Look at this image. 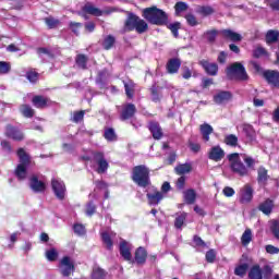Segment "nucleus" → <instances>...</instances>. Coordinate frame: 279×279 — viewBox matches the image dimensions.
Returning <instances> with one entry per match:
<instances>
[{
  "label": "nucleus",
  "mask_w": 279,
  "mask_h": 279,
  "mask_svg": "<svg viewBox=\"0 0 279 279\" xmlns=\"http://www.w3.org/2000/svg\"><path fill=\"white\" fill-rule=\"evenodd\" d=\"M104 276H106V272L101 268H95L92 274L93 279H104Z\"/></svg>",
  "instance_id": "6e6d98bb"
},
{
  "label": "nucleus",
  "mask_w": 279,
  "mask_h": 279,
  "mask_svg": "<svg viewBox=\"0 0 279 279\" xmlns=\"http://www.w3.org/2000/svg\"><path fill=\"white\" fill-rule=\"evenodd\" d=\"M17 156L20 158V165L15 169V175L19 180H25L27 178V166L29 165V155L25 153V149L20 148L17 150Z\"/></svg>",
  "instance_id": "20e7f679"
},
{
  "label": "nucleus",
  "mask_w": 279,
  "mask_h": 279,
  "mask_svg": "<svg viewBox=\"0 0 279 279\" xmlns=\"http://www.w3.org/2000/svg\"><path fill=\"white\" fill-rule=\"evenodd\" d=\"M183 197L186 204H195V199H197V193H195V190H187L183 192Z\"/></svg>",
  "instance_id": "7c9ffc66"
},
{
  "label": "nucleus",
  "mask_w": 279,
  "mask_h": 279,
  "mask_svg": "<svg viewBox=\"0 0 279 279\" xmlns=\"http://www.w3.org/2000/svg\"><path fill=\"white\" fill-rule=\"evenodd\" d=\"M196 12L202 16H210V14L215 13V9L210 5H201L196 8Z\"/></svg>",
  "instance_id": "72a5a7b5"
},
{
  "label": "nucleus",
  "mask_w": 279,
  "mask_h": 279,
  "mask_svg": "<svg viewBox=\"0 0 279 279\" xmlns=\"http://www.w3.org/2000/svg\"><path fill=\"white\" fill-rule=\"evenodd\" d=\"M59 271L64 278L71 276V257L64 256L59 263Z\"/></svg>",
  "instance_id": "9b49d317"
},
{
  "label": "nucleus",
  "mask_w": 279,
  "mask_h": 279,
  "mask_svg": "<svg viewBox=\"0 0 279 279\" xmlns=\"http://www.w3.org/2000/svg\"><path fill=\"white\" fill-rule=\"evenodd\" d=\"M250 279H263V271L260 270V266L258 264L254 265L250 272H248Z\"/></svg>",
  "instance_id": "cd10ccee"
},
{
  "label": "nucleus",
  "mask_w": 279,
  "mask_h": 279,
  "mask_svg": "<svg viewBox=\"0 0 279 279\" xmlns=\"http://www.w3.org/2000/svg\"><path fill=\"white\" fill-rule=\"evenodd\" d=\"M162 197L165 196L157 190H154V193H147L148 204H150V206H158Z\"/></svg>",
  "instance_id": "4be33fe9"
},
{
  "label": "nucleus",
  "mask_w": 279,
  "mask_h": 279,
  "mask_svg": "<svg viewBox=\"0 0 279 279\" xmlns=\"http://www.w3.org/2000/svg\"><path fill=\"white\" fill-rule=\"evenodd\" d=\"M227 76L229 80H247V72H245V68L243 64L236 62L227 69Z\"/></svg>",
  "instance_id": "39448f33"
},
{
  "label": "nucleus",
  "mask_w": 279,
  "mask_h": 279,
  "mask_svg": "<svg viewBox=\"0 0 279 279\" xmlns=\"http://www.w3.org/2000/svg\"><path fill=\"white\" fill-rule=\"evenodd\" d=\"M119 250L120 256H122L124 260H126L128 263H134V260H132V244L126 241H122L120 242Z\"/></svg>",
  "instance_id": "1a4fd4ad"
},
{
  "label": "nucleus",
  "mask_w": 279,
  "mask_h": 279,
  "mask_svg": "<svg viewBox=\"0 0 279 279\" xmlns=\"http://www.w3.org/2000/svg\"><path fill=\"white\" fill-rule=\"evenodd\" d=\"M26 77H27V80L28 81H31L33 84L35 83V82H38V73H36V72H27L26 73Z\"/></svg>",
  "instance_id": "338daca9"
},
{
  "label": "nucleus",
  "mask_w": 279,
  "mask_h": 279,
  "mask_svg": "<svg viewBox=\"0 0 279 279\" xmlns=\"http://www.w3.org/2000/svg\"><path fill=\"white\" fill-rule=\"evenodd\" d=\"M101 241L104 245L107 247V250L112 251V247L114 246V243L112 242V239L117 236V233L112 231H102L100 233Z\"/></svg>",
  "instance_id": "ddd939ff"
},
{
  "label": "nucleus",
  "mask_w": 279,
  "mask_h": 279,
  "mask_svg": "<svg viewBox=\"0 0 279 279\" xmlns=\"http://www.w3.org/2000/svg\"><path fill=\"white\" fill-rule=\"evenodd\" d=\"M145 260H147V251L143 247H138L135 252V263H137V265H145Z\"/></svg>",
  "instance_id": "a878e982"
},
{
  "label": "nucleus",
  "mask_w": 279,
  "mask_h": 279,
  "mask_svg": "<svg viewBox=\"0 0 279 279\" xmlns=\"http://www.w3.org/2000/svg\"><path fill=\"white\" fill-rule=\"evenodd\" d=\"M192 169L191 163H182L175 167V172L178 175H184L185 173H191Z\"/></svg>",
  "instance_id": "f704fd0d"
},
{
  "label": "nucleus",
  "mask_w": 279,
  "mask_h": 279,
  "mask_svg": "<svg viewBox=\"0 0 279 279\" xmlns=\"http://www.w3.org/2000/svg\"><path fill=\"white\" fill-rule=\"evenodd\" d=\"M83 12H86V14H92V16H104V14H110V12L100 10L92 3H86L83 7Z\"/></svg>",
  "instance_id": "2eb2a0df"
},
{
  "label": "nucleus",
  "mask_w": 279,
  "mask_h": 279,
  "mask_svg": "<svg viewBox=\"0 0 279 279\" xmlns=\"http://www.w3.org/2000/svg\"><path fill=\"white\" fill-rule=\"evenodd\" d=\"M143 16L153 25H167V22L169 21L167 13L157 7L144 9Z\"/></svg>",
  "instance_id": "f257e3e1"
},
{
  "label": "nucleus",
  "mask_w": 279,
  "mask_h": 279,
  "mask_svg": "<svg viewBox=\"0 0 279 279\" xmlns=\"http://www.w3.org/2000/svg\"><path fill=\"white\" fill-rule=\"evenodd\" d=\"M274 208V202L271 199H266L264 203L259 205V210L264 213V215H269Z\"/></svg>",
  "instance_id": "473e14b6"
},
{
  "label": "nucleus",
  "mask_w": 279,
  "mask_h": 279,
  "mask_svg": "<svg viewBox=\"0 0 279 279\" xmlns=\"http://www.w3.org/2000/svg\"><path fill=\"white\" fill-rule=\"evenodd\" d=\"M265 250H266L267 254H271V255L279 254V248L271 244L266 245Z\"/></svg>",
  "instance_id": "69168bd1"
},
{
  "label": "nucleus",
  "mask_w": 279,
  "mask_h": 279,
  "mask_svg": "<svg viewBox=\"0 0 279 279\" xmlns=\"http://www.w3.org/2000/svg\"><path fill=\"white\" fill-rule=\"evenodd\" d=\"M46 258L50 263L58 260V250L50 248V250L46 251Z\"/></svg>",
  "instance_id": "c03bdc74"
},
{
  "label": "nucleus",
  "mask_w": 279,
  "mask_h": 279,
  "mask_svg": "<svg viewBox=\"0 0 279 279\" xmlns=\"http://www.w3.org/2000/svg\"><path fill=\"white\" fill-rule=\"evenodd\" d=\"M265 78L267 80L268 84L275 86V88H279V72L278 71H266L264 73Z\"/></svg>",
  "instance_id": "a211bd4d"
},
{
  "label": "nucleus",
  "mask_w": 279,
  "mask_h": 279,
  "mask_svg": "<svg viewBox=\"0 0 279 279\" xmlns=\"http://www.w3.org/2000/svg\"><path fill=\"white\" fill-rule=\"evenodd\" d=\"M148 130L153 134V138L160 141L162 138V128L156 121L149 122Z\"/></svg>",
  "instance_id": "dca6fc26"
},
{
  "label": "nucleus",
  "mask_w": 279,
  "mask_h": 279,
  "mask_svg": "<svg viewBox=\"0 0 279 279\" xmlns=\"http://www.w3.org/2000/svg\"><path fill=\"white\" fill-rule=\"evenodd\" d=\"M168 28L173 34L174 38H178V29H180V23H173L168 25Z\"/></svg>",
  "instance_id": "bf43d9fd"
},
{
  "label": "nucleus",
  "mask_w": 279,
  "mask_h": 279,
  "mask_svg": "<svg viewBox=\"0 0 279 279\" xmlns=\"http://www.w3.org/2000/svg\"><path fill=\"white\" fill-rule=\"evenodd\" d=\"M254 58H263V56H267V50L265 48L257 46L253 51Z\"/></svg>",
  "instance_id": "864d4df0"
},
{
  "label": "nucleus",
  "mask_w": 279,
  "mask_h": 279,
  "mask_svg": "<svg viewBox=\"0 0 279 279\" xmlns=\"http://www.w3.org/2000/svg\"><path fill=\"white\" fill-rule=\"evenodd\" d=\"M240 156H242L243 161L246 165L245 167H247V169H254V167L256 166V159L245 154H240Z\"/></svg>",
  "instance_id": "58836bf2"
},
{
  "label": "nucleus",
  "mask_w": 279,
  "mask_h": 279,
  "mask_svg": "<svg viewBox=\"0 0 279 279\" xmlns=\"http://www.w3.org/2000/svg\"><path fill=\"white\" fill-rule=\"evenodd\" d=\"M45 23L49 29H56V27L60 25V21L54 17H46Z\"/></svg>",
  "instance_id": "de8ad7c7"
},
{
  "label": "nucleus",
  "mask_w": 279,
  "mask_h": 279,
  "mask_svg": "<svg viewBox=\"0 0 279 279\" xmlns=\"http://www.w3.org/2000/svg\"><path fill=\"white\" fill-rule=\"evenodd\" d=\"M220 34L223 38H227V40H231L232 43H241V40H243V36L232 29H223Z\"/></svg>",
  "instance_id": "f3484780"
},
{
  "label": "nucleus",
  "mask_w": 279,
  "mask_h": 279,
  "mask_svg": "<svg viewBox=\"0 0 279 279\" xmlns=\"http://www.w3.org/2000/svg\"><path fill=\"white\" fill-rule=\"evenodd\" d=\"M270 226V230L275 236V239L279 240V220H272Z\"/></svg>",
  "instance_id": "3c124183"
},
{
  "label": "nucleus",
  "mask_w": 279,
  "mask_h": 279,
  "mask_svg": "<svg viewBox=\"0 0 279 279\" xmlns=\"http://www.w3.org/2000/svg\"><path fill=\"white\" fill-rule=\"evenodd\" d=\"M147 22L145 20H137V24L135 25L137 34H145V32H147Z\"/></svg>",
  "instance_id": "a19ab883"
},
{
  "label": "nucleus",
  "mask_w": 279,
  "mask_h": 279,
  "mask_svg": "<svg viewBox=\"0 0 279 279\" xmlns=\"http://www.w3.org/2000/svg\"><path fill=\"white\" fill-rule=\"evenodd\" d=\"M76 64L80 69H86V56L78 54L76 57Z\"/></svg>",
  "instance_id": "4d7b16f0"
},
{
  "label": "nucleus",
  "mask_w": 279,
  "mask_h": 279,
  "mask_svg": "<svg viewBox=\"0 0 279 279\" xmlns=\"http://www.w3.org/2000/svg\"><path fill=\"white\" fill-rule=\"evenodd\" d=\"M137 23H138V16L130 13L124 24V32L134 31L136 28Z\"/></svg>",
  "instance_id": "412c9836"
},
{
  "label": "nucleus",
  "mask_w": 279,
  "mask_h": 279,
  "mask_svg": "<svg viewBox=\"0 0 279 279\" xmlns=\"http://www.w3.org/2000/svg\"><path fill=\"white\" fill-rule=\"evenodd\" d=\"M229 161V168L232 173L240 175V178H245L250 175V169L241 160V154L232 153L227 156Z\"/></svg>",
  "instance_id": "f03ea898"
},
{
  "label": "nucleus",
  "mask_w": 279,
  "mask_h": 279,
  "mask_svg": "<svg viewBox=\"0 0 279 279\" xmlns=\"http://www.w3.org/2000/svg\"><path fill=\"white\" fill-rule=\"evenodd\" d=\"M182 77L183 80H191V77H193V72H191V69L186 66L183 68Z\"/></svg>",
  "instance_id": "774afa93"
},
{
  "label": "nucleus",
  "mask_w": 279,
  "mask_h": 279,
  "mask_svg": "<svg viewBox=\"0 0 279 279\" xmlns=\"http://www.w3.org/2000/svg\"><path fill=\"white\" fill-rule=\"evenodd\" d=\"M12 69V65L5 61H0V74L1 75H7Z\"/></svg>",
  "instance_id": "603ef678"
},
{
  "label": "nucleus",
  "mask_w": 279,
  "mask_h": 279,
  "mask_svg": "<svg viewBox=\"0 0 279 279\" xmlns=\"http://www.w3.org/2000/svg\"><path fill=\"white\" fill-rule=\"evenodd\" d=\"M84 114H86V111H84V110L75 111L73 113V118H72L73 123H83Z\"/></svg>",
  "instance_id": "49530a36"
},
{
  "label": "nucleus",
  "mask_w": 279,
  "mask_h": 279,
  "mask_svg": "<svg viewBox=\"0 0 279 279\" xmlns=\"http://www.w3.org/2000/svg\"><path fill=\"white\" fill-rule=\"evenodd\" d=\"M185 20L192 27H195V25H197V17H195V15L191 13L185 15Z\"/></svg>",
  "instance_id": "052dcab7"
},
{
  "label": "nucleus",
  "mask_w": 279,
  "mask_h": 279,
  "mask_svg": "<svg viewBox=\"0 0 279 279\" xmlns=\"http://www.w3.org/2000/svg\"><path fill=\"white\" fill-rule=\"evenodd\" d=\"M215 258H217V254L215 253V250H209L206 253L207 263H215Z\"/></svg>",
  "instance_id": "680f3d73"
},
{
  "label": "nucleus",
  "mask_w": 279,
  "mask_h": 279,
  "mask_svg": "<svg viewBox=\"0 0 279 279\" xmlns=\"http://www.w3.org/2000/svg\"><path fill=\"white\" fill-rule=\"evenodd\" d=\"M174 10H175V14L180 15L182 14V12H186V10H189V4H186V2H178L174 5Z\"/></svg>",
  "instance_id": "09e8293b"
},
{
  "label": "nucleus",
  "mask_w": 279,
  "mask_h": 279,
  "mask_svg": "<svg viewBox=\"0 0 279 279\" xmlns=\"http://www.w3.org/2000/svg\"><path fill=\"white\" fill-rule=\"evenodd\" d=\"M74 234L77 236H86V227L82 223H74L73 226Z\"/></svg>",
  "instance_id": "79ce46f5"
},
{
  "label": "nucleus",
  "mask_w": 279,
  "mask_h": 279,
  "mask_svg": "<svg viewBox=\"0 0 279 279\" xmlns=\"http://www.w3.org/2000/svg\"><path fill=\"white\" fill-rule=\"evenodd\" d=\"M95 210H97V207L93 202H89L86 206V211H85L87 217H93V215H95Z\"/></svg>",
  "instance_id": "13d9d810"
},
{
  "label": "nucleus",
  "mask_w": 279,
  "mask_h": 279,
  "mask_svg": "<svg viewBox=\"0 0 279 279\" xmlns=\"http://www.w3.org/2000/svg\"><path fill=\"white\" fill-rule=\"evenodd\" d=\"M52 191L58 199H63L66 195V185L59 179H52L51 181Z\"/></svg>",
  "instance_id": "423d86ee"
},
{
  "label": "nucleus",
  "mask_w": 279,
  "mask_h": 279,
  "mask_svg": "<svg viewBox=\"0 0 279 279\" xmlns=\"http://www.w3.org/2000/svg\"><path fill=\"white\" fill-rule=\"evenodd\" d=\"M20 112L21 114H23V117H25L26 119H32V117H34V110L32 109L31 106L28 105H22L20 107Z\"/></svg>",
  "instance_id": "e433bc0d"
},
{
  "label": "nucleus",
  "mask_w": 279,
  "mask_h": 279,
  "mask_svg": "<svg viewBox=\"0 0 279 279\" xmlns=\"http://www.w3.org/2000/svg\"><path fill=\"white\" fill-rule=\"evenodd\" d=\"M199 130L204 142L208 143V141H210V134H213L214 132L213 126L208 123H204L201 125Z\"/></svg>",
  "instance_id": "b1692460"
},
{
  "label": "nucleus",
  "mask_w": 279,
  "mask_h": 279,
  "mask_svg": "<svg viewBox=\"0 0 279 279\" xmlns=\"http://www.w3.org/2000/svg\"><path fill=\"white\" fill-rule=\"evenodd\" d=\"M279 32L278 31H268L266 34V43L271 45V43H278Z\"/></svg>",
  "instance_id": "c9c22d12"
},
{
  "label": "nucleus",
  "mask_w": 279,
  "mask_h": 279,
  "mask_svg": "<svg viewBox=\"0 0 279 279\" xmlns=\"http://www.w3.org/2000/svg\"><path fill=\"white\" fill-rule=\"evenodd\" d=\"M94 160L98 165V173H106V171H108V161L104 158L102 153H95Z\"/></svg>",
  "instance_id": "4468645a"
},
{
  "label": "nucleus",
  "mask_w": 279,
  "mask_h": 279,
  "mask_svg": "<svg viewBox=\"0 0 279 279\" xmlns=\"http://www.w3.org/2000/svg\"><path fill=\"white\" fill-rule=\"evenodd\" d=\"M201 66H203L208 75L215 76L219 73V65H217V63H210L207 60H202Z\"/></svg>",
  "instance_id": "6ab92c4d"
},
{
  "label": "nucleus",
  "mask_w": 279,
  "mask_h": 279,
  "mask_svg": "<svg viewBox=\"0 0 279 279\" xmlns=\"http://www.w3.org/2000/svg\"><path fill=\"white\" fill-rule=\"evenodd\" d=\"M180 66H182V61H180V59H170L167 63V71L170 74H174L180 71Z\"/></svg>",
  "instance_id": "5701e85b"
},
{
  "label": "nucleus",
  "mask_w": 279,
  "mask_h": 279,
  "mask_svg": "<svg viewBox=\"0 0 279 279\" xmlns=\"http://www.w3.org/2000/svg\"><path fill=\"white\" fill-rule=\"evenodd\" d=\"M104 136L106 141H109V142L117 141V133H114V129L105 130Z\"/></svg>",
  "instance_id": "8fccbe9b"
},
{
  "label": "nucleus",
  "mask_w": 279,
  "mask_h": 279,
  "mask_svg": "<svg viewBox=\"0 0 279 279\" xmlns=\"http://www.w3.org/2000/svg\"><path fill=\"white\" fill-rule=\"evenodd\" d=\"M225 143L230 147H236V145H239V137L234 134H229L225 137Z\"/></svg>",
  "instance_id": "ea45409f"
},
{
  "label": "nucleus",
  "mask_w": 279,
  "mask_h": 279,
  "mask_svg": "<svg viewBox=\"0 0 279 279\" xmlns=\"http://www.w3.org/2000/svg\"><path fill=\"white\" fill-rule=\"evenodd\" d=\"M29 186L34 193H45L47 185L45 182L38 180V177L33 175L29 180Z\"/></svg>",
  "instance_id": "f8f14e48"
},
{
  "label": "nucleus",
  "mask_w": 279,
  "mask_h": 279,
  "mask_svg": "<svg viewBox=\"0 0 279 279\" xmlns=\"http://www.w3.org/2000/svg\"><path fill=\"white\" fill-rule=\"evenodd\" d=\"M114 43H116L114 37L111 35H108L102 43V47L108 51L111 47H114Z\"/></svg>",
  "instance_id": "a18cd8bd"
},
{
  "label": "nucleus",
  "mask_w": 279,
  "mask_h": 279,
  "mask_svg": "<svg viewBox=\"0 0 279 279\" xmlns=\"http://www.w3.org/2000/svg\"><path fill=\"white\" fill-rule=\"evenodd\" d=\"M257 173V180L259 184H265V182H267V180L269 179V175H267V169H265V167H259Z\"/></svg>",
  "instance_id": "4c0bfd02"
},
{
  "label": "nucleus",
  "mask_w": 279,
  "mask_h": 279,
  "mask_svg": "<svg viewBox=\"0 0 279 279\" xmlns=\"http://www.w3.org/2000/svg\"><path fill=\"white\" fill-rule=\"evenodd\" d=\"M254 198V189L250 184L244 185L240 190V203L241 204H250Z\"/></svg>",
  "instance_id": "6e6552de"
},
{
  "label": "nucleus",
  "mask_w": 279,
  "mask_h": 279,
  "mask_svg": "<svg viewBox=\"0 0 279 279\" xmlns=\"http://www.w3.org/2000/svg\"><path fill=\"white\" fill-rule=\"evenodd\" d=\"M186 217H189V214L186 213H181L177 214L175 220H174V227L178 230H182V227L184 226V221H186Z\"/></svg>",
  "instance_id": "c756f323"
},
{
  "label": "nucleus",
  "mask_w": 279,
  "mask_h": 279,
  "mask_svg": "<svg viewBox=\"0 0 279 279\" xmlns=\"http://www.w3.org/2000/svg\"><path fill=\"white\" fill-rule=\"evenodd\" d=\"M32 101L35 108H47V106H49L48 98H45L44 96H35Z\"/></svg>",
  "instance_id": "bb28decb"
},
{
  "label": "nucleus",
  "mask_w": 279,
  "mask_h": 279,
  "mask_svg": "<svg viewBox=\"0 0 279 279\" xmlns=\"http://www.w3.org/2000/svg\"><path fill=\"white\" fill-rule=\"evenodd\" d=\"M124 88H125V95L129 97V99H132L134 97V88H136V84L132 81H123Z\"/></svg>",
  "instance_id": "c85d7f7f"
},
{
  "label": "nucleus",
  "mask_w": 279,
  "mask_h": 279,
  "mask_svg": "<svg viewBox=\"0 0 279 279\" xmlns=\"http://www.w3.org/2000/svg\"><path fill=\"white\" fill-rule=\"evenodd\" d=\"M209 160H214V162H220L226 158V151L222 150L221 146H213L208 151Z\"/></svg>",
  "instance_id": "9d476101"
},
{
  "label": "nucleus",
  "mask_w": 279,
  "mask_h": 279,
  "mask_svg": "<svg viewBox=\"0 0 279 279\" xmlns=\"http://www.w3.org/2000/svg\"><path fill=\"white\" fill-rule=\"evenodd\" d=\"M5 136H8V138H11L12 141H24L25 138V134L23 133V131H21V129L9 124L5 128Z\"/></svg>",
  "instance_id": "0eeeda50"
},
{
  "label": "nucleus",
  "mask_w": 279,
  "mask_h": 279,
  "mask_svg": "<svg viewBox=\"0 0 279 279\" xmlns=\"http://www.w3.org/2000/svg\"><path fill=\"white\" fill-rule=\"evenodd\" d=\"M132 180L137 186H149V169L145 166H137L133 168Z\"/></svg>",
  "instance_id": "7ed1b4c3"
},
{
  "label": "nucleus",
  "mask_w": 279,
  "mask_h": 279,
  "mask_svg": "<svg viewBox=\"0 0 279 279\" xmlns=\"http://www.w3.org/2000/svg\"><path fill=\"white\" fill-rule=\"evenodd\" d=\"M135 112H136V107L134 105L132 104L125 105L121 113V120L128 121V119H132Z\"/></svg>",
  "instance_id": "aec40b11"
},
{
  "label": "nucleus",
  "mask_w": 279,
  "mask_h": 279,
  "mask_svg": "<svg viewBox=\"0 0 279 279\" xmlns=\"http://www.w3.org/2000/svg\"><path fill=\"white\" fill-rule=\"evenodd\" d=\"M1 147L3 151H5L7 154H12V145H10V142L3 140L1 142Z\"/></svg>",
  "instance_id": "e2e57ef3"
},
{
  "label": "nucleus",
  "mask_w": 279,
  "mask_h": 279,
  "mask_svg": "<svg viewBox=\"0 0 279 279\" xmlns=\"http://www.w3.org/2000/svg\"><path fill=\"white\" fill-rule=\"evenodd\" d=\"M217 34H219V32L213 29V31H207L205 33V38L209 41V43H215L216 38H217Z\"/></svg>",
  "instance_id": "5fc2aeb1"
},
{
  "label": "nucleus",
  "mask_w": 279,
  "mask_h": 279,
  "mask_svg": "<svg viewBox=\"0 0 279 279\" xmlns=\"http://www.w3.org/2000/svg\"><path fill=\"white\" fill-rule=\"evenodd\" d=\"M252 229H245V231L243 232L242 236H241V243L244 247H247V245H250V243H252Z\"/></svg>",
  "instance_id": "2f4dec72"
},
{
  "label": "nucleus",
  "mask_w": 279,
  "mask_h": 279,
  "mask_svg": "<svg viewBox=\"0 0 279 279\" xmlns=\"http://www.w3.org/2000/svg\"><path fill=\"white\" fill-rule=\"evenodd\" d=\"M232 98V94L230 92H220L214 96V101L216 104H226V101H230Z\"/></svg>",
  "instance_id": "393cba45"
},
{
  "label": "nucleus",
  "mask_w": 279,
  "mask_h": 279,
  "mask_svg": "<svg viewBox=\"0 0 279 279\" xmlns=\"http://www.w3.org/2000/svg\"><path fill=\"white\" fill-rule=\"evenodd\" d=\"M268 7L274 10V12H279V0H268Z\"/></svg>",
  "instance_id": "0e129e2a"
},
{
  "label": "nucleus",
  "mask_w": 279,
  "mask_h": 279,
  "mask_svg": "<svg viewBox=\"0 0 279 279\" xmlns=\"http://www.w3.org/2000/svg\"><path fill=\"white\" fill-rule=\"evenodd\" d=\"M248 268H250V266L247 264H241L235 267L234 274H235V276H240L241 278H243V276H245V274H247Z\"/></svg>",
  "instance_id": "37998d69"
}]
</instances>
